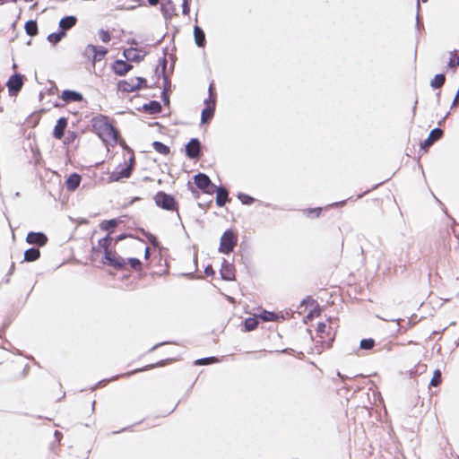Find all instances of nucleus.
Segmentation results:
<instances>
[{
    "label": "nucleus",
    "mask_w": 459,
    "mask_h": 459,
    "mask_svg": "<svg viewBox=\"0 0 459 459\" xmlns=\"http://www.w3.org/2000/svg\"><path fill=\"white\" fill-rule=\"evenodd\" d=\"M93 127L104 142H116L118 137L117 131L106 118H95L93 120Z\"/></svg>",
    "instance_id": "obj_1"
},
{
    "label": "nucleus",
    "mask_w": 459,
    "mask_h": 459,
    "mask_svg": "<svg viewBox=\"0 0 459 459\" xmlns=\"http://www.w3.org/2000/svg\"><path fill=\"white\" fill-rule=\"evenodd\" d=\"M215 101H216V96L212 92V83H211L209 86V98L204 100V102L207 106L202 111V117H201L202 123H206L208 120H210L213 117L214 110H215Z\"/></svg>",
    "instance_id": "obj_2"
},
{
    "label": "nucleus",
    "mask_w": 459,
    "mask_h": 459,
    "mask_svg": "<svg viewBox=\"0 0 459 459\" xmlns=\"http://www.w3.org/2000/svg\"><path fill=\"white\" fill-rule=\"evenodd\" d=\"M237 244V238L231 230H226L221 238L219 251L223 254H229Z\"/></svg>",
    "instance_id": "obj_3"
},
{
    "label": "nucleus",
    "mask_w": 459,
    "mask_h": 459,
    "mask_svg": "<svg viewBox=\"0 0 459 459\" xmlns=\"http://www.w3.org/2000/svg\"><path fill=\"white\" fill-rule=\"evenodd\" d=\"M146 80L142 77H134L128 80H123L118 82V89L125 92H132L139 90Z\"/></svg>",
    "instance_id": "obj_4"
},
{
    "label": "nucleus",
    "mask_w": 459,
    "mask_h": 459,
    "mask_svg": "<svg viewBox=\"0 0 459 459\" xmlns=\"http://www.w3.org/2000/svg\"><path fill=\"white\" fill-rule=\"evenodd\" d=\"M108 53V49L104 47H96L94 45H88L83 52L84 56L91 59L92 64L100 61Z\"/></svg>",
    "instance_id": "obj_5"
},
{
    "label": "nucleus",
    "mask_w": 459,
    "mask_h": 459,
    "mask_svg": "<svg viewBox=\"0 0 459 459\" xmlns=\"http://www.w3.org/2000/svg\"><path fill=\"white\" fill-rule=\"evenodd\" d=\"M195 184L198 188L204 193L212 194L214 192L215 185L212 184L209 177L204 173H198L194 177Z\"/></svg>",
    "instance_id": "obj_6"
},
{
    "label": "nucleus",
    "mask_w": 459,
    "mask_h": 459,
    "mask_svg": "<svg viewBox=\"0 0 459 459\" xmlns=\"http://www.w3.org/2000/svg\"><path fill=\"white\" fill-rule=\"evenodd\" d=\"M103 258H104V261H103L104 264L113 266L117 269L124 268L127 264L126 259H124L123 257H121L120 255H118L116 252H113L112 250L107 251Z\"/></svg>",
    "instance_id": "obj_7"
},
{
    "label": "nucleus",
    "mask_w": 459,
    "mask_h": 459,
    "mask_svg": "<svg viewBox=\"0 0 459 459\" xmlns=\"http://www.w3.org/2000/svg\"><path fill=\"white\" fill-rule=\"evenodd\" d=\"M130 163L125 167H117L110 175L112 181H119L122 178H128L132 174L134 158L130 159Z\"/></svg>",
    "instance_id": "obj_8"
},
{
    "label": "nucleus",
    "mask_w": 459,
    "mask_h": 459,
    "mask_svg": "<svg viewBox=\"0 0 459 459\" xmlns=\"http://www.w3.org/2000/svg\"><path fill=\"white\" fill-rule=\"evenodd\" d=\"M155 203L165 210H173L176 204L174 197L163 192H159L155 195Z\"/></svg>",
    "instance_id": "obj_9"
},
{
    "label": "nucleus",
    "mask_w": 459,
    "mask_h": 459,
    "mask_svg": "<svg viewBox=\"0 0 459 459\" xmlns=\"http://www.w3.org/2000/svg\"><path fill=\"white\" fill-rule=\"evenodd\" d=\"M201 152V143L198 139H191L186 146V154L190 159L198 158Z\"/></svg>",
    "instance_id": "obj_10"
},
{
    "label": "nucleus",
    "mask_w": 459,
    "mask_h": 459,
    "mask_svg": "<svg viewBox=\"0 0 459 459\" xmlns=\"http://www.w3.org/2000/svg\"><path fill=\"white\" fill-rule=\"evenodd\" d=\"M23 85L22 76L19 74L12 75L8 82L7 87L10 92H18Z\"/></svg>",
    "instance_id": "obj_11"
},
{
    "label": "nucleus",
    "mask_w": 459,
    "mask_h": 459,
    "mask_svg": "<svg viewBox=\"0 0 459 459\" xmlns=\"http://www.w3.org/2000/svg\"><path fill=\"white\" fill-rule=\"evenodd\" d=\"M26 241L30 244H37L42 247L47 243L48 238L46 235L41 232H30L27 235Z\"/></svg>",
    "instance_id": "obj_12"
},
{
    "label": "nucleus",
    "mask_w": 459,
    "mask_h": 459,
    "mask_svg": "<svg viewBox=\"0 0 459 459\" xmlns=\"http://www.w3.org/2000/svg\"><path fill=\"white\" fill-rule=\"evenodd\" d=\"M443 135V131L440 128H434L429 133L428 138L421 144L422 148H428L431 146L436 141L439 140Z\"/></svg>",
    "instance_id": "obj_13"
},
{
    "label": "nucleus",
    "mask_w": 459,
    "mask_h": 459,
    "mask_svg": "<svg viewBox=\"0 0 459 459\" xmlns=\"http://www.w3.org/2000/svg\"><path fill=\"white\" fill-rule=\"evenodd\" d=\"M132 65L123 60H117L113 65V69L116 74L123 76L132 69Z\"/></svg>",
    "instance_id": "obj_14"
},
{
    "label": "nucleus",
    "mask_w": 459,
    "mask_h": 459,
    "mask_svg": "<svg viewBox=\"0 0 459 459\" xmlns=\"http://www.w3.org/2000/svg\"><path fill=\"white\" fill-rule=\"evenodd\" d=\"M66 126H67V119L65 117H60L57 120L56 125L55 126V128H54V132H53L54 137L58 140L62 139V137L64 136V133L66 128Z\"/></svg>",
    "instance_id": "obj_15"
},
{
    "label": "nucleus",
    "mask_w": 459,
    "mask_h": 459,
    "mask_svg": "<svg viewBox=\"0 0 459 459\" xmlns=\"http://www.w3.org/2000/svg\"><path fill=\"white\" fill-rule=\"evenodd\" d=\"M81 180L82 177L78 173L71 174L65 181L66 189L74 191L80 186Z\"/></svg>",
    "instance_id": "obj_16"
},
{
    "label": "nucleus",
    "mask_w": 459,
    "mask_h": 459,
    "mask_svg": "<svg viewBox=\"0 0 459 459\" xmlns=\"http://www.w3.org/2000/svg\"><path fill=\"white\" fill-rule=\"evenodd\" d=\"M221 274L223 280L230 281L234 279V269L233 266L229 264L226 260L223 261Z\"/></svg>",
    "instance_id": "obj_17"
},
{
    "label": "nucleus",
    "mask_w": 459,
    "mask_h": 459,
    "mask_svg": "<svg viewBox=\"0 0 459 459\" xmlns=\"http://www.w3.org/2000/svg\"><path fill=\"white\" fill-rule=\"evenodd\" d=\"M214 192H216V203L218 206H223L228 201V191L222 186H216L214 188Z\"/></svg>",
    "instance_id": "obj_18"
},
{
    "label": "nucleus",
    "mask_w": 459,
    "mask_h": 459,
    "mask_svg": "<svg viewBox=\"0 0 459 459\" xmlns=\"http://www.w3.org/2000/svg\"><path fill=\"white\" fill-rule=\"evenodd\" d=\"M62 100L66 102L80 101L82 100L81 93L70 90H65L62 93Z\"/></svg>",
    "instance_id": "obj_19"
},
{
    "label": "nucleus",
    "mask_w": 459,
    "mask_h": 459,
    "mask_svg": "<svg viewBox=\"0 0 459 459\" xmlns=\"http://www.w3.org/2000/svg\"><path fill=\"white\" fill-rule=\"evenodd\" d=\"M76 21L77 19L74 16H65L62 18L59 22V27L62 29L61 31H65L74 27Z\"/></svg>",
    "instance_id": "obj_20"
},
{
    "label": "nucleus",
    "mask_w": 459,
    "mask_h": 459,
    "mask_svg": "<svg viewBox=\"0 0 459 459\" xmlns=\"http://www.w3.org/2000/svg\"><path fill=\"white\" fill-rule=\"evenodd\" d=\"M194 36L196 45L198 47H204L205 43V35L200 27L195 26L194 28Z\"/></svg>",
    "instance_id": "obj_21"
},
{
    "label": "nucleus",
    "mask_w": 459,
    "mask_h": 459,
    "mask_svg": "<svg viewBox=\"0 0 459 459\" xmlns=\"http://www.w3.org/2000/svg\"><path fill=\"white\" fill-rule=\"evenodd\" d=\"M40 255V252L37 248H30L24 253V260L27 262L36 261Z\"/></svg>",
    "instance_id": "obj_22"
},
{
    "label": "nucleus",
    "mask_w": 459,
    "mask_h": 459,
    "mask_svg": "<svg viewBox=\"0 0 459 459\" xmlns=\"http://www.w3.org/2000/svg\"><path fill=\"white\" fill-rule=\"evenodd\" d=\"M25 31L26 33L29 35V36H35L38 34V25H37V22L36 21H28L26 23H25Z\"/></svg>",
    "instance_id": "obj_23"
},
{
    "label": "nucleus",
    "mask_w": 459,
    "mask_h": 459,
    "mask_svg": "<svg viewBox=\"0 0 459 459\" xmlns=\"http://www.w3.org/2000/svg\"><path fill=\"white\" fill-rule=\"evenodd\" d=\"M446 82V76L443 74H436L430 82V86L434 89L441 88Z\"/></svg>",
    "instance_id": "obj_24"
},
{
    "label": "nucleus",
    "mask_w": 459,
    "mask_h": 459,
    "mask_svg": "<svg viewBox=\"0 0 459 459\" xmlns=\"http://www.w3.org/2000/svg\"><path fill=\"white\" fill-rule=\"evenodd\" d=\"M143 108L150 114H157L161 110V106L158 101H151L149 104H145Z\"/></svg>",
    "instance_id": "obj_25"
},
{
    "label": "nucleus",
    "mask_w": 459,
    "mask_h": 459,
    "mask_svg": "<svg viewBox=\"0 0 459 459\" xmlns=\"http://www.w3.org/2000/svg\"><path fill=\"white\" fill-rule=\"evenodd\" d=\"M123 55L129 61H139L140 60V56L137 53V50L134 48L125 49Z\"/></svg>",
    "instance_id": "obj_26"
},
{
    "label": "nucleus",
    "mask_w": 459,
    "mask_h": 459,
    "mask_svg": "<svg viewBox=\"0 0 459 459\" xmlns=\"http://www.w3.org/2000/svg\"><path fill=\"white\" fill-rule=\"evenodd\" d=\"M152 147L157 152H159L160 154L167 155L169 153V146L165 145L164 143H162L160 142H158V141L153 142Z\"/></svg>",
    "instance_id": "obj_27"
},
{
    "label": "nucleus",
    "mask_w": 459,
    "mask_h": 459,
    "mask_svg": "<svg viewBox=\"0 0 459 459\" xmlns=\"http://www.w3.org/2000/svg\"><path fill=\"white\" fill-rule=\"evenodd\" d=\"M111 241H112V238L109 236H107L99 240V243H98L99 248L103 250L104 255L106 254L107 251H111L109 249V245H110Z\"/></svg>",
    "instance_id": "obj_28"
},
{
    "label": "nucleus",
    "mask_w": 459,
    "mask_h": 459,
    "mask_svg": "<svg viewBox=\"0 0 459 459\" xmlns=\"http://www.w3.org/2000/svg\"><path fill=\"white\" fill-rule=\"evenodd\" d=\"M258 325V320L255 317H248L245 320V329L246 331H253Z\"/></svg>",
    "instance_id": "obj_29"
},
{
    "label": "nucleus",
    "mask_w": 459,
    "mask_h": 459,
    "mask_svg": "<svg viewBox=\"0 0 459 459\" xmlns=\"http://www.w3.org/2000/svg\"><path fill=\"white\" fill-rule=\"evenodd\" d=\"M65 36V31H59L56 33H51L48 36V39L50 43L56 44Z\"/></svg>",
    "instance_id": "obj_30"
},
{
    "label": "nucleus",
    "mask_w": 459,
    "mask_h": 459,
    "mask_svg": "<svg viewBox=\"0 0 459 459\" xmlns=\"http://www.w3.org/2000/svg\"><path fill=\"white\" fill-rule=\"evenodd\" d=\"M117 225V221L115 219H112V220H108V221H104L100 224V228L103 230H110L114 229Z\"/></svg>",
    "instance_id": "obj_31"
},
{
    "label": "nucleus",
    "mask_w": 459,
    "mask_h": 459,
    "mask_svg": "<svg viewBox=\"0 0 459 459\" xmlns=\"http://www.w3.org/2000/svg\"><path fill=\"white\" fill-rule=\"evenodd\" d=\"M259 316L264 322H272L277 319V316L274 313L269 311L262 312Z\"/></svg>",
    "instance_id": "obj_32"
},
{
    "label": "nucleus",
    "mask_w": 459,
    "mask_h": 459,
    "mask_svg": "<svg viewBox=\"0 0 459 459\" xmlns=\"http://www.w3.org/2000/svg\"><path fill=\"white\" fill-rule=\"evenodd\" d=\"M441 383V371L437 369L434 371L433 377L430 380V385L437 386Z\"/></svg>",
    "instance_id": "obj_33"
},
{
    "label": "nucleus",
    "mask_w": 459,
    "mask_h": 459,
    "mask_svg": "<svg viewBox=\"0 0 459 459\" xmlns=\"http://www.w3.org/2000/svg\"><path fill=\"white\" fill-rule=\"evenodd\" d=\"M375 341L371 338L363 339L360 341V348L364 350H370L374 347Z\"/></svg>",
    "instance_id": "obj_34"
},
{
    "label": "nucleus",
    "mask_w": 459,
    "mask_h": 459,
    "mask_svg": "<svg viewBox=\"0 0 459 459\" xmlns=\"http://www.w3.org/2000/svg\"><path fill=\"white\" fill-rule=\"evenodd\" d=\"M459 65V57L456 56L455 53L451 54L450 60L448 62V67L455 69Z\"/></svg>",
    "instance_id": "obj_35"
},
{
    "label": "nucleus",
    "mask_w": 459,
    "mask_h": 459,
    "mask_svg": "<svg viewBox=\"0 0 459 459\" xmlns=\"http://www.w3.org/2000/svg\"><path fill=\"white\" fill-rule=\"evenodd\" d=\"M99 36H100V40L104 43H108L111 39V36H110L109 32L107 30H100L99 31Z\"/></svg>",
    "instance_id": "obj_36"
},
{
    "label": "nucleus",
    "mask_w": 459,
    "mask_h": 459,
    "mask_svg": "<svg viewBox=\"0 0 459 459\" xmlns=\"http://www.w3.org/2000/svg\"><path fill=\"white\" fill-rule=\"evenodd\" d=\"M238 199L242 202V204H253L254 202V198L247 195H245V194H239L238 195Z\"/></svg>",
    "instance_id": "obj_37"
},
{
    "label": "nucleus",
    "mask_w": 459,
    "mask_h": 459,
    "mask_svg": "<svg viewBox=\"0 0 459 459\" xmlns=\"http://www.w3.org/2000/svg\"><path fill=\"white\" fill-rule=\"evenodd\" d=\"M217 361V359L214 357H209L204 359H200L195 361V364L197 365H205L209 364L211 362Z\"/></svg>",
    "instance_id": "obj_38"
},
{
    "label": "nucleus",
    "mask_w": 459,
    "mask_h": 459,
    "mask_svg": "<svg viewBox=\"0 0 459 459\" xmlns=\"http://www.w3.org/2000/svg\"><path fill=\"white\" fill-rule=\"evenodd\" d=\"M128 263L130 264L131 267L135 270L141 268V261L137 258H129Z\"/></svg>",
    "instance_id": "obj_39"
},
{
    "label": "nucleus",
    "mask_w": 459,
    "mask_h": 459,
    "mask_svg": "<svg viewBox=\"0 0 459 459\" xmlns=\"http://www.w3.org/2000/svg\"><path fill=\"white\" fill-rule=\"evenodd\" d=\"M183 14L188 15L190 12L189 0H184L182 4Z\"/></svg>",
    "instance_id": "obj_40"
},
{
    "label": "nucleus",
    "mask_w": 459,
    "mask_h": 459,
    "mask_svg": "<svg viewBox=\"0 0 459 459\" xmlns=\"http://www.w3.org/2000/svg\"><path fill=\"white\" fill-rule=\"evenodd\" d=\"M326 325L325 323H319L316 328V331L319 334H321V337L323 338L322 334L325 333L326 331Z\"/></svg>",
    "instance_id": "obj_41"
},
{
    "label": "nucleus",
    "mask_w": 459,
    "mask_h": 459,
    "mask_svg": "<svg viewBox=\"0 0 459 459\" xmlns=\"http://www.w3.org/2000/svg\"><path fill=\"white\" fill-rule=\"evenodd\" d=\"M213 273H214V272H213V270H212V266H208V267H206V268H205V273H206L207 275L213 274Z\"/></svg>",
    "instance_id": "obj_42"
},
{
    "label": "nucleus",
    "mask_w": 459,
    "mask_h": 459,
    "mask_svg": "<svg viewBox=\"0 0 459 459\" xmlns=\"http://www.w3.org/2000/svg\"><path fill=\"white\" fill-rule=\"evenodd\" d=\"M149 240L152 242V245H156V238L153 235H150Z\"/></svg>",
    "instance_id": "obj_43"
},
{
    "label": "nucleus",
    "mask_w": 459,
    "mask_h": 459,
    "mask_svg": "<svg viewBox=\"0 0 459 459\" xmlns=\"http://www.w3.org/2000/svg\"><path fill=\"white\" fill-rule=\"evenodd\" d=\"M160 0H148L151 5H156Z\"/></svg>",
    "instance_id": "obj_44"
},
{
    "label": "nucleus",
    "mask_w": 459,
    "mask_h": 459,
    "mask_svg": "<svg viewBox=\"0 0 459 459\" xmlns=\"http://www.w3.org/2000/svg\"><path fill=\"white\" fill-rule=\"evenodd\" d=\"M310 212H315L316 213V216H318V215H319V213H320V212H321V209H320V208H316V209L311 210Z\"/></svg>",
    "instance_id": "obj_45"
},
{
    "label": "nucleus",
    "mask_w": 459,
    "mask_h": 459,
    "mask_svg": "<svg viewBox=\"0 0 459 459\" xmlns=\"http://www.w3.org/2000/svg\"><path fill=\"white\" fill-rule=\"evenodd\" d=\"M345 202L342 201V202H340V203H335L333 205L337 206V205H342Z\"/></svg>",
    "instance_id": "obj_46"
},
{
    "label": "nucleus",
    "mask_w": 459,
    "mask_h": 459,
    "mask_svg": "<svg viewBox=\"0 0 459 459\" xmlns=\"http://www.w3.org/2000/svg\"><path fill=\"white\" fill-rule=\"evenodd\" d=\"M148 255H149V248H146V250H145V256L148 257Z\"/></svg>",
    "instance_id": "obj_47"
},
{
    "label": "nucleus",
    "mask_w": 459,
    "mask_h": 459,
    "mask_svg": "<svg viewBox=\"0 0 459 459\" xmlns=\"http://www.w3.org/2000/svg\"><path fill=\"white\" fill-rule=\"evenodd\" d=\"M123 238H124V236H120V237H118V238H117V239H118V240H121V239H123Z\"/></svg>",
    "instance_id": "obj_48"
},
{
    "label": "nucleus",
    "mask_w": 459,
    "mask_h": 459,
    "mask_svg": "<svg viewBox=\"0 0 459 459\" xmlns=\"http://www.w3.org/2000/svg\"><path fill=\"white\" fill-rule=\"evenodd\" d=\"M159 345H160V344L153 346V348H152V350L156 349Z\"/></svg>",
    "instance_id": "obj_49"
},
{
    "label": "nucleus",
    "mask_w": 459,
    "mask_h": 459,
    "mask_svg": "<svg viewBox=\"0 0 459 459\" xmlns=\"http://www.w3.org/2000/svg\"><path fill=\"white\" fill-rule=\"evenodd\" d=\"M59 434H60V433H59L57 430L55 432V435H56V436L59 435Z\"/></svg>",
    "instance_id": "obj_50"
},
{
    "label": "nucleus",
    "mask_w": 459,
    "mask_h": 459,
    "mask_svg": "<svg viewBox=\"0 0 459 459\" xmlns=\"http://www.w3.org/2000/svg\"><path fill=\"white\" fill-rule=\"evenodd\" d=\"M11 1H12V2H13V3H16V2H17V0H11Z\"/></svg>",
    "instance_id": "obj_51"
}]
</instances>
